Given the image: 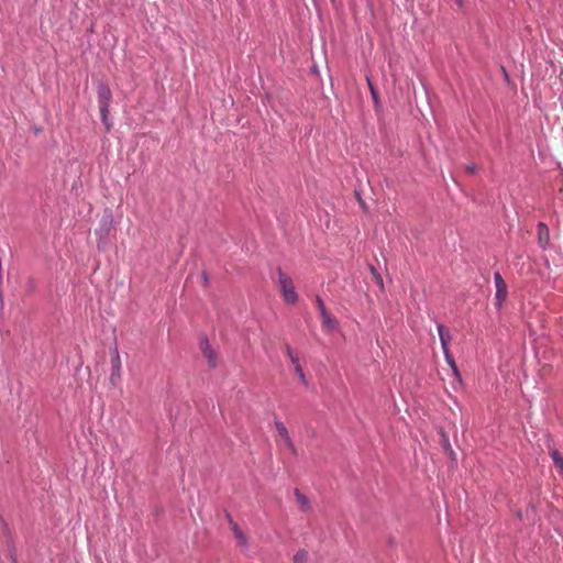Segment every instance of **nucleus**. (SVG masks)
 Masks as SVG:
<instances>
[{"label": "nucleus", "mask_w": 563, "mask_h": 563, "mask_svg": "<svg viewBox=\"0 0 563 563\" xmlns=\"http://www.w3.org/2000/svg\"><path fill=\"white\" fill-rule=\"evenodd\" d=\"M278 282H279V287H280V291L283 294L284 300L290 305L296 303L298 300V295L295 290V286H294L291 278L288 275H286L285 273H283L282 271H279L278 272Z\"/></svg>", "instance_id": "1"}, {"label": "nucleus", "mask_w": 563, "mask_h": 563, "mask_svg": "<svg viewBox=\"0 0 563 563\" xmlns=\"http://www.w3.org/2000/svg\"><path fill=\"white\" fill-rule=\"evenodd\" d=\"M276 441L277 443H284V445L290 451L292 455H297V449L289 435L286 426L280 421H275Z\"/></svg>", "instance_id": "2"}, {"label": "nucleus", "mask_w": 563, "mask_h": 563, "mask_svg": "<svg viewBox=\"0 0 563 563\" xmlns=\"http://www.w3.org/2000/svg\"><path fill=\"white\" fill-rule=\"evenodd\" d=\"M494 282L496 287V305L500 307L507 298L508 287L500 273L494 274Z\"/></svg>", "instance_id": "3"}, {"label": "nucleus", "mask_w": 563, "mask_h": 563, "mask_svg": "<svg viewBox=\"0 0 563 563\" xmlns=\"http://www.w3.org/2000/svg\"><path fill=\"white\" fill-rule=\"evenodd\" d=\"M111 369L110 380L115 384L121 378V358L117 347L111 351Z\"/></svg>", "instance_id": "4"}, {"label": "nucleus", "mask_w": 563, "mask_h": 563, "mask_svg": "<svg viewBox=\"0 0 563 563\" xmlns=\"http://www.w3.org/2000/svg\"><path fill=\"white\" fill-rule=\"evenodd\" d=\"M111 98L112 93L110 88L104 84H100L98 87L99 108L106 109V107H110Z\"/></svg>", "instance_id": "5"}, {"label": "nucleus", "mask_w": 563, "mask_h": 563, "mask_svg": "<svg viewBox=\"0 0 563 563\" xmlns=\"http://www.w3.org/2000/svg\"><path fill=\"white\" fill-rule=\"evenodd\" d=\"M200 350L202 355L208 360V363L211 367H216L217 365V354L212 350V347L209 344V341L207 339H203L200 342Z\"/></svg>", "instance_id": "6"}, {"label": "nucleus", "mask_w": 563, "mask_h": 563, "mask_svg": "<svg viewBox=\"0 0 563 563\" xmlns=\"http://www.w3.org/2000/svg\"><path fill=\"white\" fill-rule=\"evenodd\" d=\"M229 526L239 544L245 547L247 544V538L244 532L240 529L239 525L232 519V517L227 515Z\"/></svg>", "instance_id": "7"}, {"label": "nucleus", "mask_w": 563, "mask_h": 563, "mask_svg": "<svg viewBox=\"0 0 563 563\" xmlns=\"http://www.w3.org/2000/svg\"><path fill=\"white\" fill-rule=\"evenodd\" d=\"M438 332H439V336H440V342H441L442 351L443 352L450 351L449 350V344H450L451 339H452L450 332L448 331V329L443 324H438Z\"/></svg>", "instance_id": "8"}, {"label": "nucleus", "mask_w": 563, "mask_h": 563, "mask_svg": "<svg viewBox=\"0 0 563 563\" xmlns=\"http://www.w3.org/2000/svg\"><path fill=\"white\" fill-rule=\"evenodd\" d=\"M322 329L327 332H332L338 325V321L329 312L321 316Z\"/></svg>", "instance_id": "9"}, {"label": "nucleus", "mask_w": 563, "mask_h": 563, "mask_svg": "<svg viewBox=\"0 0 563 563\" xmlns=\"http://www.w3.org/2000/svg\"><path fill=\"white\" fill-rule=\"evenodd\" d=\"M295 498H296V501L298 504V506L300 507V509L305 512L309 511L310 510V501H309V498L303 495L299 489H295Z\"/></svg>", "instance_id": "10"}, {"label": "nucleus", "mask_w": 563, "mask_h": 563, "mask_svg": "<svg viewBox=\"0 0 563 563\" xmlns=\"http://www.w3.org/2000/svg\"><path fill=\"white\" fill-rule=\"evenodd\" d=\"M550 455H551L553 463L556 466L559 473L561 475H563V456L556 449H551Z\"/></svg>", "instance_id": "11"}, {"label": "nucleus", "mask_w": 563, "mask_h": 563, "mask_svg": "<svg viewBox=\"0 0 563 563\" xmlns=\"http://www.w3.org/2000/svg\"><path fill=\"white\" fill-rule=\"evenodd\" d=\"M443 354H444L446 363L449 364V366L451 367V369L453 372V375L459 378L460 372H459L457 365H456L453 356L451 355L450 351L443 352Z\"/></svg>", "instance_id": "12"}, {"label": "nucleus", "mask_w": 563, "mask_h": 563, "mask_svg": "<svg viewBox=\"0 0 563 563\" xmlns=\"http://www.w3.org/2000/svg\"><path fill=\"white\" fill-rule=\"evenodd\" d=\"M539 240L542 244H545L549 240L547 227L543 223H539Z\"/></svg>", "instance_id": "13"}, {"label": "nucleus", "mask_w": 563, "mask_h": 563, "mask_svg": "<svg viewBox=\"0 0 563 563\" xmlns=\"http://www.w3.org/2000/svg\"><path fill=\"white\" fill-rule=\"evenodd\" d=\"M308 552L306 550H299L294 556V563H307Z\"/></svg>", "instance_id": "14"}, {"label": "nucleus", "mask_w": 563, "mask_h": 563, "mask_svg": "<svg viewBox=\"0 0 563 563\" xmlns=\"http://www.w3.org/2000/svg\"><path fill=\"white\" fill-rule=\"evenodd\" d=\"M286 353L289 356L290 362L294 365V367H297V365H300L298 356L292 352V350L288 345L286 346Z\"/></svg>", "instance_id": "15"}, {"label": "nucleus", "mask_w": 563, "mask_h": 563, "mask_svg": "<svg viewBox=\"0 0 563 563\" xmlns=\"http://www.w3.org/2000/svg\"><path fill=\"white\" fill-rule=\"evenodd\" d=\"M108 111H109V107H106V109L100 108L101 120L104 123L107 130L109 131L110 124L108 123Z\"/></svg>", "instance_id": "16"}, {"label": "nucleus", "mask_w": 563, "mask_h": 563, "mask_svg": "<svg viewBox=\"0 0 563 563\" xmlns=\"http://www.w3.org/2000/svg\"><path fill=\"white\" fill-rule=\"evenodd\" d=\"M371 273L375 283L383 287V279L375 267L371 266Z\"/></svg>", "instance_id": "17"}, {"label": "nucleus", "mask_w": 563, "mask_h": 563, "mask_svg": "<svg viewBox=\"0 0 563 563\" xmlns=\"http://www.w3.org/2000/svg\"><path fill=\"white\" fill-rule=\"evenodd\" d=\"M316 302H317V307H318V310L320 312V316H322V314L328 312L327 308L324 306V302L322 301V299L319 296H317Z\"/></svg>", "instance_id": "18"}, {"label": "nucleus", "mask_w": 563, "mask_h": 563, "mask_svg": "<svg viewBox=\"0 0 563 563\" xmlns=\"http://www.w3.org/2000/svg\"><path fill=\"white\" fill-rule=\"evenodd\" d=\"M295 372H296V374L298 375V377H299L300 382H301L302 384H306V383H307V382H306V376H305V373H303V371H302V368H301V365H297V367H295Z\"/></svg>", "instance_id": "19"}, {"label": "nucleus", "mask_w": 563, "mask_h": 563, "mask_svg": "<svg viewBox=\"0 0 563 563\" xmlns=\"http://www.w3.org/2000/svg\"><path fill=\"white\" fill-rule=\"evenodd\" d=\"M101 225L104 228V232L106 234L109 232L110 230V225H111V217H107L104 219L101 220Z\"/></svg>", "instance_id": "20"}, {"label": "nucleus", "mask_w": 563, "mask_h": 563, "mask_svg": "<svg viewBox=\"0 0 563 563\" xmlns=\"http://www.w3.org/2000/svg\"><path fill=\"white\" fill-rule=\"evenodd\" d=\"M368 86H369V89H371V93H372L373 100H374L375 102H377V101H378L377 92H376V91H375V89L373 88V86H372V84H371V81H369V80H368Z\"/></svg>", "instance_id": "21"}, {"label": "nucleus", "mask_w": 563, "mask_h": 563, "mask_svg": "<svg viewBox=\"0 0 563 563\" xmlns=\"http://www.w3.org/2000/svg\"><path fill=\"white\" fill-rule=\"evenodd\" d=\"M459 8H463V0H455Z\"/></svg>", "instance_id": "22"}, {"label": "nucleus", "mask_w": 563, "mask_h": 563, "mask_svg": "<svg viewBox=\"0 0 563 563\" xmlns=\"http://www.w3.org/2000/svg\"><path fill=\"white\" fill-rule=\"evenodd\" d=\"M466 170H467L468 173H474V172H475V167H474V166H468V167L466 168Z\"/></svg>", "instance_id": "23"}]
</instances>
